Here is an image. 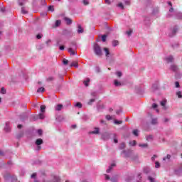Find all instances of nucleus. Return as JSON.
I'll list each match as a JSON object with an SVG mask.
<instances>
[{"mask_svg":"<svg viewBox=\"0 0 182 182\" xmlns=\"http://www.w3.org/2000/svg\"><path fill=\"white\" fill-rule=\"evenodd\" d=\"M76 49H77V45L76 44V42L73 41L70 43V48L68 49L70 55H76Z\"/></svg>","mask_w":182,"mask_h":182,"instance_id":"nucleus-1","label":"nucleus"},{"mask_svg":"<svg viewBox=\"0 0 182 182\" xmlns=\"http://www.w3.org/2000/svg\"><path fill=\"white\" fill-rule=\"evenodd\" d=\"M94 52L97 56H102V55H103L102 53V48H100V46L97 43L94 45Z\"/></svg>","mask_w":182,"mask_h":182,"instance_id":"nucleus-2","label":"nucleus"},{"mask_svg":"<svg viewBox=\"0 0 182 182\" xmlns=\"http://www.w3.org/2000/svg\"><path fill=\"white\" fill-rule=\"evenodd\" d=\"M178 32V27L175 26L170 29V32L168 33L169 38H173V36H176V33Z\"/></svg>","mask_w":182,"mask_h":182,"instance_id":"nucleus-3","label":"nucleus"},{"mask_svg":"<svg viewBox=\"0 0 182 182\" xmlns=\"http://www.w3.org/2000/svg\"><path fill=\"white\" fill-rule=\"evenodd\" d=\"M35 144L36 146H37L36 150L37 151H39L40 150L42 149V146L41 144H43V139H41V138H38L36 140V142H35Z\"/></svg>","mask_w":182,"mask_h":182,"instance_id":"nucleus-4","label":"nucleus"},{"mask_svg":"<svg viewBox=\"0 0 182 182\" xmlns=\"http://www.w3.org/2000/svg\"><path fill=\"white\" fill-rule=\"evenodd\" d=\"M101 139L105 141H107L110 139V133L104 132L101 134Z\"/></svg>","mask_w":182,"mask_h":182,"instance_id":"nucleus-5","label":"nucleus"},{"mask_svg":"<svg viewBox=\"0 0 182 182\" xmlns=\"http://www.w3.org/2000/svg\"><path fill=\"white\" fill-rule=\"evenodd\" d=\"M94 129V131H90L89 134H99L100 133V129L98 127H95Z\"/></svg>","mask_w":182,"mask_h":182,"instance_id":"nucleus-6","label":"nucleus"},{"mask_svg":"<svg viewBox=\"0 0 182 182\" xmlns=\"http://www.w3.org/2000/svg\"><path fill=\"white\" fill-rule=\"evenodd\" d=\"M103 50L105 52V56L106 58H110L112 56V54L110 53V50L107 48H104Z\"/></svg>","mask_w":182,"mask_h":182,"instance_id":"nucleus-7","label":"nucleus"},{"mask_svg":"<svg viewBox=\"0 0 182 182\" xmlns=\"http://www.w3.org/2000/svg\"><path fill=\"white\" fill-rule=\"evenodd\" d=\"M171 70H172V72H175L177 73L178 72V66H177L176 65H171V68H170Z\"/></svg>","mask_w":182,"mask_h":182,"instance_id":"nucleus-8","label":"nucleus"},{"mask_svg":"<svg viewBox=\"0 0 182 182\" xmlns=\"http://www.w3.org/2000/svg\"><path fill=\"white\" fill-rule=\"evenodd\" d=\"M181 173H182V165L179 166L178 169L175 170V174L176 176H181Z\"/></svg>","mask_w":182,"mask_h":182,"instance_id":"nucleus-9","label":"nucleus"},{"mask_svg":"<svg viewBox=\"0 0 182 182\" xmlns=\"http://www.w3.org/2000/svg\"><path fill=\"white\" fill-rule=\"evenodd\" d=\"M4 131L6 132V133H9V132H11V127H9V122H6Z\"/></svg>","mask_w":182,"mask_h":182,"instance_id":"nucleus-10","label":"nucleus"},{"mask_svg":"<svg viewBox=\"0 0 182 182\" xmlns=\"http://www.w3.org/2000/svg\"><path fill=\"white\" fill-rule=\"evenodd\" d=\"M55 110L57 112H60V110H62L63 109V105L62 104H58L56 105V107H55Z\"/></svg>","mask_w":182,"mask_h":182,"instance_id":"nucleus-11","label":"nucleus"},{"mask_svg":"<svg viewBox=\"0 0 182 182\" xmlns=\"http://www.w3.org/2000/svg\"><path fill=\"white\" fill-rule=\"evenodd\" d=\"M152 91L156 92V90H159V82H156L152 85Z\"/></svg>","mask_w":182,"mask_h":182,"instance_id":"nucleus-12","label":"nucleus"},{"mask_svg":"<svg viewBox=\"0 0 182 182\" xmlns=\"http://www.w3.org/2000/svg\"><path fill=\"white\" fill-rule=\"evenodd\" d=\"M83 32H85V30L83 29V28H82V26L78 24L77 26V33H83Z\"/></svg>","mask_w":182,"mask_h":182,"instance_id":"nucleus-13","label":"nucleus"},{"mask_svg":"<svg viewBox=\"0 0 182 182\" xmlns=\"http://www.w3.org/2000/svg\"><path fill=\"white\" fill-rule=\"evenodd\" d=\"M64 21L66 22L67 25H72V22H73L72 19H70L68 17H65Z\"/></svg>","mask_w":182,"mask_h":182,"instance_id":"nucleus-14","label":"nucleus"},{"mask_svg":"<svg viewBox=\"0 0 182 182\" xmlns=\"http://www.w3.org/2000/svg\"><path fill=\"white\" fill-rule=\"evenodd\" d=\"M166 60L168 63H170L174 61V58H173V55H170L169 57L166 58Z\"/></svg>","mask_w":182,"mask_h":182,"instance_id":"nucleus-15","label":"nucleus"},{"mask_svg":"<svg viewBox=\"0 0 182 182\" xmlns=\"http://www.w3.org/2000/svg\"><path fill=\"white\" fill-rule=\"evenodd\" d=\"M113 167H116V164H112L111 166L109 167L108 169H107V173H110L113 170Z\"/></svg>","mask_w":182,"mask_h":182,"instance_id":"nucleus-16","label":"nucleus"},{"mask_svg":"<svg viewBox=\"0 0 182 182\" xmlns=\"http://www.w3.org/2000/svg\"><path fill=\"white\" fill-rule=\"evenodd\" d=\"M70 68H79V63L76 61H74L71 64H70Z\"/></svg>","mask_w":182,"mask_h":182,"instance_id":"nucleus-17","label":"nucleus"},{"mask_svg":"<svg viewBox=\"0 0 182 182\" xmlns=\"http://www.w3.org/2000/svg\"><path fill=\"white\" fill-rule=\"evenodd\" d=\"M97 107L98 110H102V109H105V105L103 104L98 103L97 105Z\"/></svg>","mask_w":182,"mask_h":182,"instance_id":"nucleus-18","label":"nucleus"},{"mask_svg":"<svg viewBox=\"0 0 182 182\" xmlns=\"http://www.w3.org/2000/svg\"><path fill=\"white\" fill-rule=\"evenodd\" d=\"M119 149L120 150H124V149H126V143L122 142V143L119 144Z\"/></svg>","mask_w":182,"mask_h":182,"instance_id":"nucleus-19","label":"nucleus"},{"mask_svg":"<svg viewBox=\"0 0 182 182\" xmlns=\"http://www.w3.org/2000/svg\"><path fill=\"white\" fill-rule=\"evenodd\" d=\"M23 137V132L21 131L17 135L16 139H22Z\"/></svg>","mask_w":182,"mask_h":182,"instance_id":"nucleus-20","label":"nucleus"},{"mask_svg":"<svg viewBox=\"0 0 182 182\" xmlns=\"http://www.w3.org/2000/svg\"><path fill=\"white\" fill-rule=\"evenodd\" d=\"M114 86H117V87L122 86V82H119V80H114Z\"/></svg>","mask_w":182,"mask_h":182,"instance_id":"nucleus-21","label":"nucleus"},{"mask_svg":"<svg viewBox=\"0 0 182 182\" xmlns=\"http://www.w3.org/2000/svg\"><path fill=\"white\" fill-rule=\"evenodd\" d=\"M166 103H167V101L166 100H164L160 102L161 106H162L165 109H166Z\"/></svg>","mask_w":182,"mask_h":182,"instance_id":"nucleus-22","label":"nucleus"},{"mask_svg":"<svg viewBox=\"0 0 182 182\" xmlns=\"http://www.w3.org/2000/svg\"><path fill=\"white\" fill-rule=\"evenodd\" d=\"M144 173L145 174H149V173H150V168L149 167H144Z\"/></svg>","mask_w":182,"mask_h":182,"instance_id":"nucleus-23","label":"nucleus"},{"mask_svg":"<svg viewBox=\"0 0 182 182\" xmlns=\"http://www.w3.org/2000/svg\"><path fill=\"white\" fill-rule=\"evenodd\" d=\"M132 134L134 136H136V137H139V129H134Z\"/></svg>","mask_w":182,"mask_h":182,"instance_id":"nucleus-24","label":"nucleus"},{"mask_svg":"<svg viewBox=\"0 0 182 182\" xmlns=\"http://www.w3.org/2000/svg\"><path fill=\"white\" fill-rule=\"evenodd\" d=\"M40 110H41V113H45V111L46 110V106L41 105L40 107Z\"/></svg>","mask_w":182,"mask_h":182,"instance_id":"nucleus-25","label":"nucleus"},{"mask_svg":"<svg viewBox=\"0 0 182 182\" xmlns=\"http://www.w3.org/2000/svg\"><path fill=\"white\" fill-rule=\"evenodd\" d=\"M90 82V78H87V80H84L83 83L85 86H89V82Z\"/></svg>","mask_w":182,"mask_h":182,"instance_id":"nucleus-26","label":"nucleus"},{"mask_svg":"<svg viewBox=\"0 0 182 182\" xmlns=\"http://www.w3.org/2000/svg\"><path fill=\"white\" fill-rule=\"evenodd\" d=\"M53 80H55V77L50 76L48 78H46V82H53Z\"/></svg>","mask_w":182,"mask_h":182,"instance_id":"nucleus-27","label":"nucleus"},{"mask_svg":"<svg viewBox=\"0 0 182 182\" xmlns=\"http://www.w3.org/2000/svg\"><path fill=\"white\" fill-rule=\"evenodd\" d=\"M41 92L42 93H43V92H45V87H40V88H38V89L37 90V92H38V93H41Z\"/></svg>","mask_w":182,"mask_h":182,"instance_id":"nucleus-28","label":"nucleus"},{"mask_svg":"<svg viewBox=\"0 0 182 182\" xmlns=\"http://www.w3.org/2000/svg\"><path fill=\"white\" fill-rule=\"evenodd\" d=\"M117 45H119V41H117V40H114V41H112V46L116 47V46H117Z\"/></svg>","mask_w":182,"mask_h":182,"instance_id":"nucleus-29","label":"nucleus"},{"mask_svg":"<svg viewBox=\"0 0 182 182\" xmlns=\"http://www.w3.org/2000/svg\"><path fill=\"white\" fill-rule=\"evenodd\" d=\"M60 23H62V21L60 20H57L55 21V27L58 28V26H60Z\"/></svg>","mask_w":182,"mask_h":182,"instance_id":"nucleus-30","label":"nucleus"},{"mask_svg":"<svg viewBox=\"0 0 182 182\" xmlns=\"http://www.w3.org/2000/svg\"><path fill=\"white\" fill-rule=\"evenodd\" d=\"M53 182H60V178L59 176H54Z\"/></svg>","mask_w":182,"mask_h":182,"instance_id":"nucleus-31","label":"nucleus"},{"mask_svg":"<svg viewBox=\"0 0 182 182\" xmlns=\"http://www.w3.org/2000/svg\"><path fill=\"white\" fill-rule=\"evenodd\" d=\"M21 14H23L24 15H26V14H28V11L25 9V7H21Z\"/></svg>","mask_w":182,"mask_h":182,"instance_id":"nucleus-32","label":"nucleus"},{"mask_svg":"<svg viewBox=\"0 0 182 182\" xmlns=\"http://www.w3.org/2000/svg\"><path fill=\"white\" fill-rule=\"evenodd\" d=\"M75 107H78V109H82V103H80V102H77L76 104H75Z\"/></svg>","mask_w":182,"mask_h":182,"instance_id":"nucleus-33","label":"nucleus"},{"mask_svg":"<svg viewBox=\"0 0 182 182\" xmlns=\"http://www.w3.org/2000/svg\"><path fill=\"white\" fill-rule=\"evenodd\" d=\"M95 99L90 100V101L87 102V105H89V106H92V103L95 102Z\"/></svg>","mask_w":182,"mask_h":182,"instance_id":"nucleus-34","label":"nucleus"},{"mask_svg":"<svg viewBox=\"0 0 182 182\" xmlns=\"http://www.w3.org/2000/svg\"><path fill=\"white\" fill-rule=\"evenodd\" d=\"M122 153H123L124 154H125V155H124V157H130V156L129 155V152H127V151L124 150V151H122Z\"/></svg>","mask_w":182,"mask_h":182,"instance_id":"nucleus-35","label":"nucleus"},{"mask_svg":"<svg viewBox=\"0 0 182 182\" xmlns=\"http://www.w3.org/2000/svg\"><path fill=\"white\" fill-rule=\"evenodd\" d=\"M146 140L150 141V140H153V135H148L146 136Z\"/></svg>","mask_w":182,"mask_h":182,"instance_id":"nucleus-36","label":"nucleus"},{"mask_svg":"<svg viewBox=\"0 0 182 182\" xmlns=\"http://www.w3.org/2000/svg\"><path fill=\"white\" fill-rule=\"evenodd\" d=\"M107 38V34H105L102 36V42H106V38Z\"/></svg>","mask_w":182,"mask_h":182,"instance_id":"nucleus-37","label":"nucleus"},{"mask_svg":"<svg viewBox=\"0 0 182 182\" xmlns=\"http://www.w3.org/2000/svg\"><path fill=\"white\" fill-rule=\"evenodd\" d=\"M151 124H157V118L152 119Z\"/></svg>","mask_w":182,"mask_h":182,"instance_id":"nucleus-38","label":"nucleus"},{"mask_svg":"<svg viewBox=\"0 0 182 182\" xmlns=\"http://www.w3.org/2000/svg\"><path fill=\"white\" fill-rule=\"evenodd\" d=\"M148 180H149L150 182H156V179L151 176H148Z\"/></svg>","mask_w":182,"mask_h":182,"instance_id":"nucleus-39","label":"nucleus"},{"mask_svg":"<svg viewBox=\"0 0 182 182\" xmlns=\"http://www.w3.org/2000/svg\"><path fill=\"white\" fill-rule=\"evenodd\" d=\"M139 147H144V148L149 147V144H139Z\"/></svg>","mask_w":182,"mask_h":182,"instance_id":"nucleus-40","label":"nucleus"},{"mask_svg":"<svg viewBox=\"0 0 182 182\" xmlns=\"http://www.w3.org/2000/svg\"><path fill=\"white\" fill-rule=\"evenodd\" d=\"M129 144L131 146H136V144H137V141H136V140H133L132 141L129 142Z\"/></svg>","mask_w":182,"mask_h":182,"instance_id":"nucleus-41","label":"nucleus"},{"mask_svg":"<svg viewBox=\"0 0 182 182\" xmlns=\"http://www.w3.org/2000/svg\"><path fill=\"white\" fill-rule=\"evenodd\" d=\"M63 65H66L69 63V60H66L65 58H63Z\"/></svg>","mask_w":182,"mask_h":182,"instance_id":"nucleus-42","label":"nucleus"},{"mask_svg":"<svg viewBox=\"0 0 182 182\" xmlns=\"http://www.w3.org/2000/svg\"><path fill=\"white\" fill-rule=\"evenodd\" d=\"M37 133L38 136H42V134H43V131L42 129H38Z\"/></svg>","mask_w":182,"mask_h":182,"instance_id":"nucleus-43","label":"nucleus"},{"mask_svg":"<svg viewBox=\"0 0 182 182\" xmlns=\"http://www.w3.org/2000/svg\"><path fill=\"white\" fill-rule=\"evenodd\" d=\"M116 75H117V76L118 77H122V76L123 75V74H122V72H120V71H117V72L116 73Z\"/></svg>","mask_w":182,"mask_h":182,"instance_id":"nucleus-44","label":"nucleus"},{"mask_svg":"<svg viewBox=\"0 0 182 182\" xmlns=\"http://www.w3.org/2000/svg\"><path fill=\"white\" fill-rule=\"evenodd\" d=\"M0 12H5V7L2 6V5L0 4Z\"/></svg>","mask_w":182,"mask_h":182,"instance_id":"nucleus-45","label":"nucleus"},{"mask_svg":"<svg viewBox=\"0 0 182 182\" xmlns=\"http://www.w3.org/2000/svg\"><path fill=\"white\" fill-rule=\"evenodd\" d=\"M38 119H45V114H43V113H40L38 114Z\"/></svg>","mask_w":182,"mask_h":182,"instance_id":"nucleus-46","label":"nucleus"},{"mask_svg":"<svg viewBox=\"0 0 182 182\" xmlns=\"http://www.w3.org/2000/svg\"><path fill=\"white\" fill-rule=\"evenodd\" d=\"M48 11H50L51 12H53L55 11V8L53 6H48Z\"/></svg>","mask_w":182,"mask_h":182,"instance_id":"nucleus-47","label":"nucleus"},{"mask_svg":"<svg viewBox=\"0 0 182 182\" xmlns=\"http://www.w3.org/2000/svg\"><path fill=\"white\" fill-rule=\"evenodd\" d=\"M1 93H2V95H5V93H6V90H5V87H1Z\"/></svg>","mask_w":182,"mask_h":182,"instance_id":"nucleus-48","label":"nucleus"},{"mask_svg":"<svg viewBox=\"0 0 182 182\" xmlns=\"http://www.w3.org/2000/svg\"><path fill=\"white\" fill-rule=\"evenodd\" d=\"M176 95H177V96H178V97L179 99H181L182 95H181V91L177 92H176Z\"/></svg>","mask_w":182,"mask_h":182,"instance_id":"nucleus-49","label":"nucleus"},{"mask_svg":"<svg viewBox=\"0 0 182 182\" xmlns=\"http://www.w3.org/2000/svg\"><path fill=\"white\" fill-rule=\"evenodd\" d=\"M42 36H43V35L42 33H38L36 35V38L38 39H42Z\"/></svg>","mask_w":182,"mask_h":182,"instance_id":"nucleus-50","label":"nucleus"},{"mask_svg":"<svg viewBox=\"0 0 182 182\" xmlns=\"http://www.w3.org/2000/svg\"><path fill=\"white\" fill-rule=\"evenodd\" d=\"M155 167L156 168H160V162L159 161L155 162Z\"/></svg>","mask_w":182,"mask_h":182,"instance_id":"nucleus-51","label":"nucleus"},{"mask_svg":"<svg viewBox=\"0 0 182 182\" xmlns=\"http://www.w3.org/2000/svg\"><path fill=\"white\" fill-rule=\"evenodd\" d=\"M114 123H115V124H122V123H123V121H119V120L115 119Z\"/></svg>","mask_w":182,"mask_h":182,"instance_id":"nucleus-52","label":"nucleus"},{"mask_svg":"<svg viewBox=\"0 0 182 182\" xmlns=\"http://www.w3.org/2000/svg\"><path fill=\"white\" fill-rule=\"evenodd\" d=\"M132 33L133 30L130 29L129 31H127V35H128V36H130V35H132Z\"/></svg>","mask_w":182,"mask_h":182,"instance_id":"nucleus-53","label":"nucleus"},{"mask_svg":"<svg viewBox=\"0 0 182 182\" xmlns=\"http://www.w3.org/2000/svg\"><path fill=\"white\" fill-rule=\"evenodd\" d=\"M119 8H121V9H124V6H123L122 3H119L118 4Z\"/></svg>","mask_w":182,"mask_h":182,"instance_id":"nucleus-54","label":"nucleus"},{"mask_svg":"<svg viewBox=\"0 0 182 182\" xmlns=\"http://www.w3.org/2000/svg\"><path fill=\"white\" fill-rule=\"evenodd\" d=\"M22 1H26V0H18V4L20 6H23V3Z\"/></svg>","mask_w":182,"mask_h":182,"instance_id":"nucleus-55","label":"nucleus"},{"mask_svg":"<svg viewBox=\"0 0 182 182\" xmlns=\"http://www.w3.org/2000/svg\"><path fill=\"white\" fill-rule=\"evenodd\" d=\"M38 119H39V115L38 114V115H34L33 117V120H38Z\"/></svg>","mask_w":182,"mask_h":182,"instance_id":"nucleus-56","label":"nucleus"},{"mask_svg":"<svg viewBox=\"0 0 182 182\" xmlns=\"http://www.w3.org/2000/svg\"><path fill=\"white\" fill-rule=\"evenodd\" d=\"M166 159H168V160H170V159H171V155L167 154L166 157L164 158V160H166Z\"/></svg>","mask_w":182,"mask_h":182,"instance_id":"nucleus-57","label":"nucleus"},{"mask_svg":"<svg viewBox=\"0 0 182 182\" xmlns=\"http://www.w3.org/2000/svg\"><path fill=\"white\" fill-rule=\"evenodd\" d=\"M17 180H18V179L16 178V176H13V177H12V179H11V181H12V182H16Z\"/></svg>","mask_w":182,"mask_h":182,"instance_id":"nucleus-58","label":"nucleus"},{"mask_svg":"<svg viewBox=\"0 0 182 182\" xmlns=\"http://www.w3.org/2000/svg\"><path fill=\"white\" fill-rule=\"evenodd\" d=\"M84 5H87L89 4V0H83Z\"/></svg>","mask_w":182,"mask_h":182,"instance_id":"nucleus-59","label":"nucleus"},{"mask_svg":"<svg viewBox=\"0 0 182 182\" xmlns=\"http://www.w3.org/2000/svg\"><path fill=\"white\" fill-rule=\"evenodd\" d=\"M111 181L112 182H117V178H112Z\"/></svg>","mask_w":182,"mask_h":182,"instance_id":"nucleus-60","label":"nucleus"},{"mask_svg":"<svg viewBox=\"0 0 182 182\" xmlns=\"http://www.w3.org/2000/svg\"><path fill=\"white\" fill-rule=\"evenodd\" d=\"M106 119H107V120H112V116H110V115H107V116H106Z\"/></svg>","mask_w":182,"mask_h":182,"instance_id":"nucleus-61","label":"nucleus"},{"mask_svg":"<svg viewBox=\"0 0 182 182\" xmlns=\"http://www.w3.org/2000/svg\"><path fill=\"white\" fill-rule=\"evenodd\" d=\"M105 180H110V176H109V175L105 174Z\"/></svg>","mask_w":182,"mask_h":182,"instance_id":"nucleus-62","label":"nucleus"},{"mask_svg":"<svg viewBox=\"0 0 182 182\" xmlns=\"http://www.w3.org/2000/svg\"><path fill=\"white\" fill-rule=\"evenodd\" d=\"M32 178H36V173H33L31 176Z\"/></svg>","mask_w":182,"mask_h":182,"instance_id":"nucleus-63","label":"nucleus"},{"mask_svg":"<svg viewBox=\"0 0 182 182\" xmlns=\"http://www.w3.org/2000/svg\"><path fill=\"white\" fill-rule=\"evenodd\" d=\"M124 4H125V5H130V1H129V0L125 1Z\"/></svg>","mask_w":182,"mask_h":182,"instance_id":"nucleus-64","label":"nucleus"}]
</instances>
